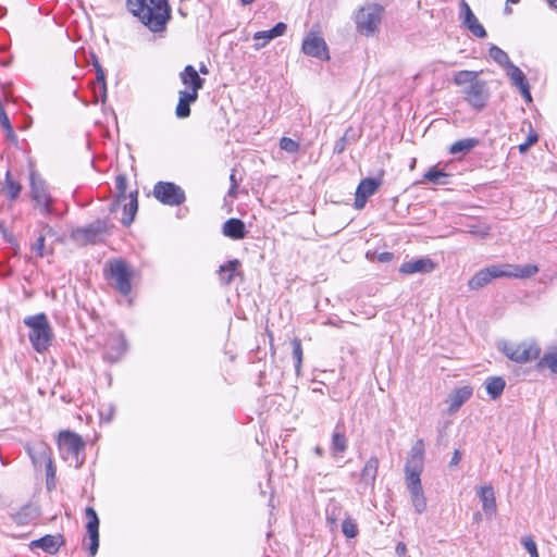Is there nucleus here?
I'll return each instance as SVG.
<instances>
[{"mask_svg":"<svg viewBox=\"0 0 557 557\" xmlns=\"http://www.w3.org/2000/svg\"><path fill=\"white\" fill-rule=\"evenodd\" d=\"M137 195H138V191L135 190L128 195V197H127V199H129L128 203L122 202L124 205V209L128 210V216L123 219V224H125V225H129L133 222L135 214L138 210Z\"/></svg>","mask_w":557,"mask_h":557,"instance_id":"nucleus-33","label":"nucleus"},{"mask_svg":"<svg viewBox=\"0 0 557 557\" xmlns=\"http://www.w3.org/2000/svg\"><path fill=\"white\" fill-rule=\"evenodd\" d=\"M11 519L18 525L28 524L33 519V508L30 506H24L21 510L11 515Z\"/></svg>","mask_w":557,"mask_h":557,"instance_id":"nucleus-37","label":"nucleus"},{"mask_svg":"<svg viewBox=\"0 0 557 557\" xmlns=\"http://www.w3.org/2000/svg\"><path fill=\"white\" fill-rule=\"evenodd\" d=\"M272 39H274V37L272 36L271 29L255 33L253 40L258 41L255 45V49L260 50Z\"/></svg>","mask_w":557,"mask_h":557,"instance_id":"nucleus-42","label":"nucleus"},{"mask_svg":"<svg viewBox=\"0 0 557 557\" xmlns=\"http://www.w3.org/2000/svg\"><path fill=\"white\" fill-rule=\"evenodd\" d=\"M519 89L521 91V95L528 102L532 101L529 83L527 85L519 87Z\"/></svg>","mask_w":557,"mask_h":557,"instance_id":"nucleus-54","label":"nucleus"},{"mask_svg":"<svg viewBox=\"0 0 557 557\" xmlns=\"http://www.w3.org/2000/svg\"><path fill=\"white\" fill-rule=\"evenodd\" d=\"M505 355L512 361L525 363L539 358L541 349L535 344L521 343L516 346L505 347Z\"/></svg>","mask_w":557,"mask_h":557,"instance_id":"nucleus-12","label":"nucleus"},{"mask_svg":"<svg viewBox=\"0 0 557 557\" xmlns=\"http://www.w3.org/2000/svg\"><path fill=\"white\" fill-rule=\"evenodd\" d=\"M521 544L523 545V547L530 554L531 557H539L536 543L534 542L531 535L523 536L521 539Z\"/></svg>","mask_w":557,"mask_h":557,"instance_id":"nucleus-45","label":"nucleus"},{"mask_svg":"<svg viewBox=\"0 0 557 557\" xmlns=\"http://www.w3.org/2000/svg\"><path fill=\"white\" fill-rule=\"evenodd\" d=\"M106 270L112 286L122 295L126 296L132 290L133 271L129 264L123 259H114L107 262Z\"/></svg>","mask_w":557,"mask_h":557,"instance_id":"nucleus-4","label":"nucleus"},{"mask_svg":"<svg viewBox=\"0 0 557 557\" xmlns=\"http://www.w3.org/2000/svg\"><path fill=\"white\" fill-rule=\"evenodd\" d=\"M286 29H287V25L283 22H280L277 24H275V26L273 28H271L272 36L274 38L283 36L286 33Z\"/></svg>","mask_w":557,"mask_h":557,"instance_id":"nucleus-51","label":"nucleus"},{"mask_svg":"<svg viewBox=\"0 0 557 557\" xmlns=\"http://www.w3.org/2000/svg\"><path fill=\"white\" fill-rule=\"evenodd\" d=\"M380 186V182L374 178L362 180L356 190L355 208L362 209L368 198L373 195Z\"/></svg>","mask_w":557,"mask_h":557,"instance_id":"nucleus-17","label":"nucleus"},{"mask_svg":"<svg viewBox=\"0 0 557 557\" xmlns=\"http://www.w3.org/2000/svg\"><path fill=\"white\" fill-rule=\"evenodd\" d=\"M59 447L63 454L72 456L76 460V467L82 465L83 460H79V455L85 448V443L78 434L71 431H61Z\"/></svg>","mask_w":557,"mask_h":557,"instance_id":"nucleus-9","label":"nucleus"},{"mask_svg":"<svg viewBox=\"0 0 557 557\" xmlns=\"http://www.w3.org/2000/svg\"><path fill=\"white\" fill-rule=\"evenodd\" d=\"M27 453L36 468L42 467L51 458L50 448L44 442L35 443L32 446L28 445Z\"/></svg>","mask_w":557,"mask_h":557,"instance_id":"nucleus-21","label":"nucleus"},{"mask_svg":"<svg viewBox=\"0 0 557 557\" xmlns=\"http://www.w3.org/2000/svg\"><path fill=\"white\" fill-rule=\"evenodd\" d=\"M350 132H352L351 127L348 128L345 134L338 138L334 145V148H333V153L335 154H341L342 152H344V150L346 149L347 147V144L350 139H352V135L350 136Z\"/></svg>","mask_w":557,"mask_h":557,"instance_id":"nucleus-43","label":"nucleus"},{"mask_svg":"<svg viewBox=\"0 0 557 557\" xmlns=\"http://www.w3.org/2000/svg\"><path fill=\"white\" fill-rule=\"evenodd\" d=\"M506 277L525 278L531 277L539 272V268L534 264L513 265L505 264Z\"/></svg>","mask_w":557,"mask_h":557,"instance_id":"nucleus-25","label":"nucleus"},{"mask_svg":"<svg viewBox=\"0 0 557 557\" xmlns=\"http://www.w3.org/2000/svg\"><path fill=\"white\" fill-rule=\"evenodd\" d=\"M95 70H96V82L100 85L102 91H103V96L106 97V92H107V86H106V74H104V71L103 69L100 66V64L96 61L95 64Z\"/></svg>","mask_w":557,"mask_h":557,"instance_id":"nucleus-47","label":"nucleus"},{"mask_svg":"<svg viewBox=\"0 0 557 557\" xmlns=\"http://www.w3.org/2000/svg\"><path fill=\"white\" fill-rule=\"evenodd\" d=\"M461 456L462 455H461L460 450L459 449H455V451L453 454V457H451V459L449 461V467L457 466L460 462V460H461Z\"/></svg>","mask_w":557,"mask_h":557,"instance_id":"nucleus-53","label":"nucleus"},{"mask_svg":"<svg viewBox=\"0 0 557 557\" xmlns=\"http://www.w3.org/2000/svg\"><path fill=\"white\" fill-rule=\"evenodd\" d=\"M128 11L153 33L163 32L171 18L168 0H127Z\"/></svg>","mask_w":557,"mask_h":557,"instance_id":"nucleus-1","label":"nucleus"},{"mask_svg":"<svg viewBox=\"0 0 557 557\" xmlns=\"http://www.w3.org/2000/svg\"><path fill=\"white\" fill-rule=\"evenodd\" d=\"M395 550H396V554H397L398 556H404V555L406 554V552H407V548H406L405 543L399 542V543L397 544V546H396Z\"/></svg>","mask_w":557,"mask_h":557,"instance_id":"nucleus-56","label":"nucleus"},{"mask_svg":"<svg viewBox=\"0 0 557 557\" xmlns=\"http://www.w3.org/2000/svg\"><path fill=\"white\" fill-rule=\"evenodd\" d=\"M505 264H493L476 272L468 283L470 289H479L491 283L492 280L506 277Z\"/></svg>","mask_w":557,"mask_h":557,"instance_id":"nucleus-13","label":"nucleus"},{"mask_svg":"<svg viewBox=\"0 0 557 557\" xmlns=\"http://www.w3.org/2000/svg\"><path fill=\"white\" fill-rule=\"evenodd\" d=\"M198 94L183 89L178 91V102L175 109V114L178 119H186L190 115V104L196 102Z\"/></svg>","mask_w":557,"mask_h":557,"instance_id":"nucleus-20","label":"nucleus"},{"mask_svg":"<svg viewBox=\"0 0 557 557\" xmlns=\"http://www.w3.org/2000/svg\"><path fill=\"white\" fill-rule=\"evenodd\" d=\"M237 187H238V183L231 184V187L228 189V195L231 197H236Z\"/></svg>","mask_w":557,"mask_h":557,"instance_id":"nucleus-57","label":"nucleus"},{"mask_svg":"<svg viewBox=\"0 0 557 557\" xmlns=\"http://www.w3.org/2000/svg\"><path fill=\"white\" fill-rule=\"evenodd\" d=\"M462 92L465 100L476 111L484 109L490 98L487 84L484 81L472 82V85L466 87Z\"/></svg>","mask_w":557,"mask_h":557,"instance_id":"nucleus-10","label":"nucleus"},{"mask_svg":"<svg viewBox=\"0 0 557 557\" xmlns=\"http://www.w3.org/2000/svg\"><path fill=\"white\" fill-rule=\"evenodd\" d=\"M488 54L497 64L502 66L507 67L511 63L508 54L495 45L491 46Z\"/></svg>","mask_w":557,"mask_h":557,"instance_id":"nucleus-39","label":"nucleus"},{"mask_svg":"<svg viewBox=\"0 0 557 557\" xmlns=\"http://www.w3.org/2000/svg\"><path fill=\"white\" fill-rule=\"evenodd\" d=\"M239 267L240 262L237 259L227 261L226 263L222 264L219 270L221 282L225 285H228L233 281Z\"/></svg>","mask_w":557,"mask_h":557,"instance_id":"nucleus-29","label":"nucleus"},{"mask_svg":"<svg viewBox=\"0 0 557 557\" xmlns=\"http://www.w3.org/2000/svg\"><path fill=\"white\" fill-rule=\"evenodd\" d=\"M347 448V440L344 434L343 428L336 425L332 434V449L334 453H344Z\"/></svg>","mask_w":557,"mask_h":557,"instance_id":"nucleus-32","label":"nucleus"},{"mask_svg":"<svg viewBox=\"0 0 557 557\" xmlns=\"http://www.w3.org/2000/svg\"><path fill=\"white\" fill-rule=\"evenodd\" d=\"M537 140H539V136H537V134H536V133H531V134H529V136H528L527 140H525L523 144H520V145H519V151H520L521 153L527 152V151H528V149H529L532 145H534L535 143H537Z\"/></svg>","mask_w":557,"mask_h":557,"instance_id":"nucleus-49","label":"nucleus"},{"mask_svg":"<svg viewBox=\"0 0 557 557\" xmlns=\"http://www.w3.org/2000/svg\"><path fill=\"white\" fill-rule=\"evenodd\" d=\"M479 145V139L476 138H463L460 140L455 141L449 147V153L450 154H461L465 156L469 153L473 148H475Z\"/></svg>","mask_w":557,"mask_h":557,"instance_id":"nucleus-27","label":"nucleus"},{"mask_svg":"<svg viewBox=\"0 0 557 557\" xmlns=\"http://www.w3.org/2000/svg\"><path fill=\"white\" fill-rule=\"evenodd\" d=\"M30 197L36 208L45 216L54 214V198L51 196L46 182L36 173L29 175Z\"/></svg>","mask_w":557,"mask_h":557,"instance_id":"nucleus-5","label":"nucleus"},{"mask_svg":"<svg viewBox=\"0 0 557 557\" xmlns=\"http://www.w3.org/2000/svg\"><path fill=\"white\" fill-rule=\"evenodd\" d=\"M230 181H231V184L237 183V181L235 178V170L232 171V173L230 175Z\"/></svg>","mask_w":557,"mask_h":557,"instance_id":"nucleus-62","label":"nucleus"},{"mask_svg":"<svg viewBox=\"0 0 557 557\" xmlns=\"http://www.w3.org/2000/svg\"><path fill=\"white\" fill-rule=\"evenodd\" d=\"M393 259V253L385 251V262H388Z\"/></svg>","mask_w":557,"mask_h":557,"instance_id":"nucleus-64","label":"nucleus"},{"mask_svg":"<svg viewBox=\"0 0 557 557\" xmlns=\"http://www.w3.org/2000/svg\"><path fill=\"white\" fill-rule=\"evenodd\" d=\"M180 78L183 85L188 88V91H195L198 94L203 88L205 78L200 77L196 69L188 64L180 73Z\"/></svg>","mask_w":557,"mask_h":557,"instance_id":"nucleus-19","label":"nucleus"},{"mask_svg":"<svg viewBox=\"0 0 557 557\" xmlns=\"http://www.w3.org/2000/svg\"><path fill=\"white\" fill-rule=\"evenodd\" d=\"M301 50L306 55L317 58L322 61L330 60L329 47L323 37L314 32H310L302 40Z\"/></svg>","mask_w":557,"mask_h":557,"instance_id":"nucleus-11","label":"nucleus"},{"mask_svg":"<svg viewBox=\"0 0 557 557\" xmlns=\"http://www.w3.org/2000/svg\"><path fill=\"white\" fill-rule=\"evenodd\" d=\"M5 131H7L8 138H10V139L15 138V134H14V129H13L12 125L10 126V128H5Z\"/></svg>","mask_w":557,"mask_h":557,"instance_id":"nucleus-59","label":"nucleus"},{"mask_svg":"<svg viewBox=\"0 0 557 557\" xmlns=\"http://www.w3.org/2000/svg\"><path fill=\"white\" fill-rule=\"evenodd\" d=\"M87 519L86 531L89 537L88 550L90 556H95L99 547V518L96 510L92 507H87L85 510Z\"/></svg>","mask_w":557,"mask_h":557,"instance_id":"nucleus-15","label":"nucleus"},{"mask_svg":"<svg viewBox=\"0 0 557 557\" xmlns=\"http://www.w3.org/2000/svg\"><path fill=\"white\" fill-rule=\"evenodd\" d=\"M115 188L117 190V196L114 202H112L110 210L115 211L116 208L127 200L126 188H127V177L125 174H119L115 178Z\"/></svg>","mask_w":557,"mask_h":557,"instance_id":"nucleus-28","label":"nucleus"},{"mask_svg":"<svg viewBox=\"0 0 557 557\" xmlns=\"http://www.w3.org/2000/svg\"><path fill=\"white\" fill-rule=\"evenodd\" d=\"M479 72L475 71H459L454 76V83L458 86L469 84L472 85V82H480L478 79Z\"/></svg>","mask_w":557,"mask_h":557,"instance_id":"nucleus-36","label":"nucleus"},{"mask_svg":"<svg viewBox=\"0 0 557 557\" xmlns=\"http://www.w3.org/2000/svg\"><path fill=\"white\" fill-rule=\"evenodd\" d=\"M539 367H547L552 372L557 373V350L546 352L540 360Z\"/></svg>","mask_w":557,"mask_h":557,"instance_id":"nucleus-41","label":"nucleus"},{"mask_svg":"<svg viewBox=\"0 0 557 557\" xmlns=\"http://www.w3.org/2000/svg\"><path fill=\"white\" fill-rule=\"evenodd\" d=\"M463 26L469 29L475 37L484 38L486 37V30L484 26L479 22L475 15L469 16L467 20H462Z\"/></svg>","mask_w":557,"mask_h":557,"instance_id":"nucleus-34","label":"nucleus"},{"mask_svg":"<svg viewBox=\"0 0 557 557\" xmlns=\"http://www.w3.org/2000/svg\"><path fill=\"white\" fill-rule=\"evenodd\" d=\"M460 9L462 13V20H467L469 16L474 15L466 0H460Z\"/></svg>","mask_w":557,"mask_h":557,"instance_id":"nucleus-52","label":"nucleus"},{"mask_svg":"<svg viewBox=\"0 0 557 557\" xmlns=\"http://www.w3.org/2000/svg\"><path fill=\"white\" fill-rule=\"evenodd\" d=\"M108 234V225L104 220H96L92 223L73 230L71 237L79 245L97 244Z\"/></svg>","mask_w":557,"mask_h":557,"instance_id":"nucleus-6","label":"nucleus"},{"mask_svg":"<svg viewBox=\"0 0 557 557\" xmlns=\"http://www.w3.org/2000/svg\"><path fill=\"white\" fill-rule=\"evenodd\" d=\"M480 500L482 502V508L485 513L493 515L496 511V500L494 488L491 485L482 486L478 491Z\"/></svg>","mask_w":557,"mask_h":557,"instance_id":"nucleus-24","label":"nucleus"},{"mask_svg":"<svg viewBox=\"0 0 557 557\" xmlns=\"http://www.w3.org/2000/svg\"><path fill=\"white\" fill-rule=\"evenodd\" d=\"M366 256L371 261L383 262V251H381L379 248H375L373 250L368 249Z\"/></svg>","mask_w":557,"mask_h":557,"instance_id":"nucleus-50","label":"nucleus"},{"mask_svg":"<svg viewBox=\"0 0 557 557\" xmlns=\"http://www.w3.org/2000/svg\"><path fill=\"white\" fill-rule=\"evenodd\" d=\"M42 230L45 231V235H54V230L49 224H44Z\"/></svg>","mask_w":557,"mask_h":557,"instance_id":"nucleus-58","label":"nucleus"},{"mask_svg":"<svg viewBox=\"0 0 557 557\" xmlns=\"http://www.w3.org/2000/svg\"><path fill=\"white\" fill-rule=\"evenodd\" d=\"M342 531L344 535L348 539L355 537L358 533L357 525L351 519L344 520L342 524Z\"/></svg>","mask_w":557,"mask_h":557,"instance_id":"nucleus-46","label":"nucleus"},{"mask_svg":"<svg viewBox=\"0 0 557 557\" xmlns=\"http://www.w3.org/2000/svg\"><path fill=\"white\" fill-rule=\"evenodd\" d=\"M21 190L22 185L12 178L10 172H7L5 180L1 188V191L4 194L5 198L10 201H14L18 198Z\"/></svg>","mask_w":557,"mask_h":557,"instance_id":"nucleus-26","label":"nucleus"},{"mask_svg":"<svg viewBox=\"0 0 557 557\" xmlns=\"http://www.w3.org/2000/svg\"><path fill=\"white\" fill-rule=\"evenodd\" d=\"M423 456L424 444L422 440H419L413 445L405 467L407 490L417 513H422L426 509V498L420 480L423 469Z\"/></svg>","mask_w":557,"mask_h":557,"instance_id":"nucleus-2","label":"nucleus"},{"mask_svg":"<svg viewBox=\"0 0 557 557\" xmlns=\"http://www.w3.org/2000/svg\"><path fill=\"white\" fill-rule=\"evenodd\" d=\"M45 234H40L37 240L33 244L32 250L36 252L38 257H44L45 252Z\"/></svg>","mask_w":557,"mask_h":557,"instance_id":"nucleus-48","label":"nucleus"},{"mask_svg":"<svg viewBox=\"0 0 557 557\" xmlns=\"http://www.w3.org/2000/svg\"><path fill=\"white\" fill-rule=\"evenodd\" d=\"M546 1H547V3H548L552 8L557 9V0H546Z\"/></svg>","mask_w":557,"mask_h":557,"instance_id":"nucleus-63","label":"nucleus"},{"mask_svg":"<svg viewBox=\"0 0 557 557\" xmlns=\"http://www.w3.org/2000/svg\"><path fill=\"white\" fill-rule=\"evenodd\" d=\"M280 147L282 150L289 153H296L300 148L299 143L289 137H282L280 140Z\"/></svg>","mask_w":557,"mask_h":557,"instance_id":"nucleus-44","label":"nucleus"},{"mask_svg":"<svg viewBox=\"0 0 557 557\" xmlns=\"http://www.w3.org/2000/svg\"><path fill=\"white\" fill-rule=\"evenodd\" d=\"M377 468H379V459H370L366 463V466L362 470L361 480L366 484H373L375 476H376Z\"/></svg>","mask_w":557,"mask_h":557,"instance_id":"nucleus-35","label":"nucleus"},{"mask_svg":"<svg viewBox=\"0 0 557 557\" xmlns=\"http://www.w3.org/2000/svg\"><path fill=\"white\" fill-rule=\"evenodd\" d=\"M382 8L377 4H368L361 8L356 16L357 28L360 33L371 34L381 22Z\"/></svg>","mask_w":557,"mask_h":557,"instance_id":"nucleus-8","label":"nucleus"},{"mask_svg":"<svg viewBox=\"0 0 557 557\" xmlns=\"http://www.w3.org/2000/svg\"><path fill=\"white\" fill-rule=\"evenodd\" d=\"M64 539L61 534H47L38 540H34L29 543V548L35 550L37 548L42 549L48 554H55L61 545H63Z\"/></svg>","mask_w":557,"mask_h":557,"instance_id":"nucleus-16","label":"nucleus"},{"mask_svg":"<svg viewBox=\"0 0 557 557\" xmlns=\"http://www.w3.org/2000/svg\"><path fill=\"white\" fill-rule=\"evenodd\" d=\"M24 324L29 327V341L37 352H45L52 341L53 333L47 315L41 312L28 315L23 320Z\"/></svg>","mask_w":557,"mask_h":557,"instance_id":"nucleus-3","label":"nucleus"},{"mask_svg":"<svg viewBox=\"0 0 557 557\" xmlns=\"http://www.w3.org/2000/svg\"><path fill=\"white\" fill-rule=\"evenodd\" d=\"M153 196L161 203L171 207L180 206L186 199L181 186L172 182H158L153 187Z\"/></svg>","mask_w":557,"mask_h":557,"instance_id":"nucleus-7","label":"nucleus"},{"mask_svg":"<svg viewBox=\"0 0 557 557\" xmlns=\"http://www.w3.org/2000/svg\"><path fill=\"white\" fill-rule=\"evenodd\" d=\"M314 453H315L319 457H322V456H323V454H324V450H323V448H322V447H320V446H315V447H314Z\"/></svg>","mask_w":557,"mask_h":557,"instance_id":"nucleus-60","label":"nucleus"},{"mask_svg":"<svg viewBox=\"0 0 557 557\" xmlns=\"http://www.w3.org/2000/svg\"><path fill=\"white\" fill-rule=\"evenodd\" d=\"M292 345V355L295 360V370L296 373L299 374L301 362H302V346L301 341L297 337L293 338L290 342Z\"/></svg>","mask_w":557,"mask_h":557,"instance_id":"nucleus-40","label":"nucleus"},{"mask_svg":"<svg viewBox=\"0 0 557 557\" xmlns=\"http://www.w3.org/2000/svg\"><path fill=\"white\" fill-rule=\"evenodd\" d=\"M222 233L228 238L239 240L246 237L247 231L242 220L232 218L224 222Z\"/></svg>","mask_w":557,"mask_h":557,"instance_id":"nucleus-22","label":"nucleus"},{"mask_svg":"<svg viewBox=\"0 0 557 557\" xmlns=\"http://www.w3.org/2000/svg\"><path fill=\"white\" fill-rule=\"evenodd\" d=\"M473 389L470 386H462L454 391L448 396V411L449 413L456 412L471 396Z\"/></svg>","mask_w":557,"mask_h":557,"instance_id":"nucleus-23","label":"nucleus"},{"mask_svg":"<svg viewBox=\"0 0 557 557\" xmlns=\"http://www.w3.org/2000/svg\"><path fill=\"white\" fill-rule=\"evenodd\" d=\"M199 72H200L201 74H208V73H209V70H208V67H207L205 64H201V65H200V69H199Z\"/></svg>","mask_w":557,"mask_h":557,"instance_id":"nucleus-61","label":"nucleus"},{"mask_svg":"<svg viewBox=\"0 0 557 557\" xmlns=\"http://www.w3.org/2000/svg\"><path fill=\"white\" fill-rule=\"evenodd\" d=\"M508 69V76L510 77L512 84L517 86L518 88L527 85V78L524 73L516 66L512 62L507 66Z\"/></svg>","mask_w":557,"mask_h":557,"instance_id":"nucleus-38","label":"nucleus"},{"mask_svg":"<svg viewBox=\"0 0 557 557\" xmlns=\"http://www.w3.org/2000/svg\"><path fill=\"white\" fill-rule=\"evenodd\" d=\"M450 175L436 168H431L423 178L434 185H447L449 183Z\"/></svg>","mask_w":557,"mask_h":557,"instance_id":"nucleus-31","label":"nucleus"},{"mask_svg":"<svg viewBox=\"0 0 557 557\" xmlns=\"http://www.w3.org/2000/svg\"><path fill=\"white\" fill-rule=\"evenodd\" d=\"M506 382L500 376H491L486 380V392L492 399H497L504 392Z\"/></svg>","mask_w":557,"mask_h":557,"instance_id":"nucleus-30","label":"nucleus"},{"mask_svg":"<svg viewBox=\"0 0 557 557\" xmlns=\"http://www.w3.org/2000/svg\"><path fill=\"white\" fill-rule=\"evenodd\" d=\"M435 269V263L430 258L413 259L404 262L399 267V272L406 275L414 273H431Z\"/></svg>","mask_w":557,"mask_h":557,"instance_id":"nucleus-18","label":"nucleus"},{"mask_svg":"<svg viewBox=\"0 0 557 557\" xmlns=\"http://www.w3.org/2000/svg\"><path fill=\"white\" fill-rule=\"evenodd\" d=\"M46 466V472H47V476H53L54 473H55V468L53 466V462H52V459L50 458L46 463H44Z\"/></svg>","mask_w":557,"mask_h":557,"instance_id":"nucleus-55","label":"nucleus"},{"mask_svg":"<svg viewBox=\"0 0 557 557\" xmlns=\"http://www.w3.org/2000/svg\"><path fill=\"white\" fill-rule=\"evenodd\" d=\"M126 350V342L122 334H110L104 344L103 359L108 362L119 361Z\"/></svg>","mask_w":557,"mask_h":557,"instance_id":"nucleus-14","label":"nucleus"}]
</instances>
